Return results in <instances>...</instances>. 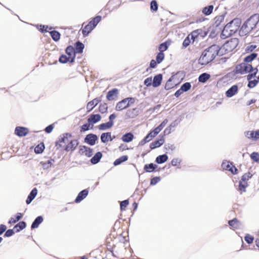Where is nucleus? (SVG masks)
Listing matches in <instances>:
<instances>
[{
  "label": "nucleus",
  "mask_w": 259,
  "mask_h": 259,
  "mask_svg": "<svg viewBox=\"0 0 259 259\" xmlns=\"http://www.w3.org/2000/svg\"><path fill=\"white\" fill-rule=\"evenodd\" d=\"M101 140L103 143H106L108 141H112L113 138H111V133H104L101 136Z\"/></svg>",
  "instance_id": "6ab92c4d"
},
{
  "label": "nucleus",
  "mask_w": 259,
  "mask_h": 259,
  "mask_svg": "<svg viewBox=\"0 0 259 259\" xmlns=\"http://www.w3.org/2000/svg\"><path fill=\"white\" fill-rule=\"evenodd\" d=\"M14 232L13 230L9 229L6 232L4 236L5 237H11L14 234Z\"/></svg>",
  "instance_id": "e2e57ef3"
},
{
  "label": "nucleus",
  "mask_w": 259,
  "mask_h": 259,
  "mask_svg": "<svg viewBox=\"0 0 259 259\" xmlns=\"http://www.w3.org/2000/svg\"><path fill=\"white\" fill-rule=\"evenodd\" d=\"M43 218L41 216L37 217L32 223L31 228L32 229L37 228L38 226L42 222Z\"/></svg>",
  "instance_id": "b1692460"
},
{
  "label": "nucleus",
  "mask_w": 259,
  "mask_h": 259,
  "mask_svg": "<svg viewBox=\"0 0 259 259\" xmlns=\"http://www.w3.org/2000/svg\"><path fill=\"white\" fill-rule=\"evenodd\" d=\"M127 159H128V157L126 155L122 156L119 157V158L116 159L114 161L113 164L115 166L119 165L122 162L126 161L127 160Z\"/></svg>",
  "instance_id": "2f4dec72"
},
{
  "label": "nucleus",
  "mask_w": 259,
  "mask_h": 259,
  "mask_svg": "<svg viewBox=\"0 0 259 259\" xmlns=\"http://www.w3.org/2000/svg\"><path fill=\"white\" fill-rule=\"evenodd\" d=\"M213 6H208V7H205L203 9V11H202V12L206 15H208L209 14H210L212 11V10H213Z\"/></svg>",
  "instance_id": "79ce46f5"
},
{
  "label": "nucleus",
  "mask_w": 259,
  "mask_h": 259,
  "mask_svg": "<svg viewBox=\"0 0 259 259\" xmlns=\"http://www.w3.org/2000/svg\"><path fill=\"white\" fill-rule=\"evenodd\" d=\"M134 137L132 133H127L122 136L121 139L124 142L129 143L133 140Z\"/></svg>",
  "instance_id": "5701e85b"
},
{
  "label": "nucleus",
  "mask_w": 259,
  "mask_h": 259,
  "mask_svg": "<svg viewBox=\"0 0 259 259\" xmlns=\"http://www.w3.org/2000/svg\"><path fill=\"white\" fill-rule=\"evenodd\" d=\"M151 9L153 11H157L158 8L157 4L156 1H152L151 3Z\"/></svg>",
  "instance_id": "052dcab7"
},
{
  "label": "nucleus",
  "mask_w": 259,
  "mask_h": 259,
  "mask_svg": "<svg viewBox=\"0 0 259 259\" xmlns=\"http://www.w3.org/2000/svg\"><path fill=\"white\" fill-rule=\"evenodd\" d=\"M101 117L99 114H92L88 118V121L90 124H94L101 120Z\"/></svg>",
  "instance_id": "f3484780"
},
{
  "label": "nucleus",
  "mask_w": 259,
  "mask_h": 259,
  "mask_svg": "<svg viewBox=\"0 0 259 259\" xmlns=\"http://www.w3.org/2000/svg\"><path fill=\"white\" fill-rule=\"evenodd\" d=\"M181 160L179 158H174L171 161V165L172 166H176L178 164H180Z\"/></svg>",
  "instance_id": "680f3d73"
},
{
  "label": "nucleus",
  "mask_w": 259,
  "mask_h": 259,
  "mask_svg": "<svg viewBox=\"0 0 259 259\" xmlns=\"http://www.w3.org/2000/svg\"><path fill=\"white\" fill-rule=\"evenodd\" d=\"M248 80H249L248 87L250 88L254 87L256 85L257 83L258 82L257 80H256V79L252 80L251 79H248Z\"/></svg>",
  "instance_id": "5fc2aeb1"
},
{
  "label": "nucleus",
  "mask_w": 259,
  "mask_h": 259,
  "mask_svg": "<svg viewBox=\"0 0 259 259\" xmlns=\"http://www.w3.org/2000/svg\"><path fill=\"white\" fill-rule=\"evenodd\" d=\"M252 177V175L250 173L245 174L241 178V182H243V183H246L247 181L248 180L249 178H251Z\"/></svg>",
  "instance_id": "de8ad7c7"
},
{
  "label": "nucleus",
  "mask_w": 259,
  "mask_h": 259,
  "mask_svg": "<svg viewBox=\"0 0 259 259\" xmlns=\"http://www.w3.org/2000/svg\"><path fill=\"white\" fill-rule=\"evenodd\" d=\"M245 136L248 139H251L253 140H257L259 139V130L255 132L247 131L245 133Z\"/></svg>",
  "instance_id": "9b49d317"
},
{
  "label": "nucleus",
  "mask_w": 259,
  "mask_h": 259,
  "mask_svg": "<svg viewBox=\"0 0 259 259\" xmlns=\"http://www.w3.org/2000/svg\"><path fill=\"white\" fill-rule=\"evenodd\" d=\"M181 120H182L181 117H179V118L176 119L174 121L170 123V125L169 126V127L171 129L172 128L175 127L180 123Z\"/></svg>",
  "instance_id": "a18cd8bd"
},
{
  "label": "nucleus",
  "mask_w": 259,
  "mask_h": 259,
  "mask_svg": "<svg viewBox=\"0 0 259 259\" xmlns=\"http://www.w3.org/2000/svg\"><path fill=\"white\" fill-rule=\"evenodd\" d=\"M190 35H189L184 40L183 43V46L184 48H186L188 47L190 43Z\"/></svg>",
  "instance_id": "13d9d810"
},
{
  "label": "nucleus",
  "mask_w": 259,
  "mask_h": 259,
  "mask_svg": "<svg viewBox=\"0 0 259 259\" xmlns=\"http://www.w3.org/2000/svg\"><path fill=\"white\" fill-rule=\"evenodd\" d=\"M71 58L67 57L65 55H62L59 58V61L62 63H65L68 61H70Z\"/></svg>",
  "instance_id": "09e8293b"
},
{
  "label": "nucleus",
  "mask_w": 259,
  "mask_h": 259,
  "mask_svg": "<svg viewBox=\"0 0 259 259\" xmlns=\"http://www.w3.org/2000/svg\"><path fill=\"white\" fill-rule=\"evenodd\" d=\"M209 74L206 73H203L199 76L198 79L200 82H205L207 80H208L209 78Z\"/></svg>",
  "instance_id": "c9c22d12"
},
{
  "label": "nucleus",
  "mask_w": 259,
  "mask_h": 259,
  "mask_svg": "<svg viewBox=\"0 0 259 259\" xmlns=\"http://www.w3.org/2000/svg\"><path fill=\"white\" fill-rule=\"evenodd\" d=\"M88 193L89 191L88 190H83L78 193L77 196L76 197L75 200V202L76 203H79L87 196Z\"/></svg>",
  "instance_id": "ddd939ff"
},
{
  "label": "nucleus",
  "mask_w": 259,
  "mask_h": 259,
  "mask_svg": "<svg viewBox=\"0 0 259 259\" xmlns=\"http://www.w3.org/2000/svg\"><path fill=\"white\" fill-rule=\"evenodd\" d=\"M244 239L247 243L250 244L252 243L254 238L252 236L247 234L245 235Z\"/></svg>",
  "instance_id": "603ef678"
},
{
  "label": "nucleus",
  "mask_w": 259,
  "mask_h": 259,
  "mask_svg": "<svg viewBox=\"0 0 259 259\" xmlns=\"http://www.w3.org/2000/svg\"><path fill=\"white\" fill-rule=\"evenodd\" d=\"M240 26V21L238 19H234L227 24L224 27L223 33L225 31H230V34L235 33Z\"/></svg>",
  "instance_id": "f03ea898"
},
{
  "label": "nucleus",
  "mask_w": 259,
  "mask_h": 259,
  "mask_svg": "<svg viewBox=\"0 0 259 259\" xmlns=\"http://www.w3.org/2000/svg\"><path fill=\"white\" fill-rule=\"evenodd\" d=\"M238 44V39L232 38L223 45V49L227 52H230L237 47Z\"/></svg>",
  "instance_id": "39448f33"
},
{
  "label": "nucleus",
  "mask_w": 259,
  "mask_h": 259,
  "mask_svg": "<svg viewBox=\"0 0 259 259\" xmlns=\"http://www.w3.org/2000/svg\"><path fill=\"white\" fill-rule=\"evenodd\" d=\"M37 194V190L36 188H33L32 191L30 192V194L27 197V198L26 200V203L27 204H30L32 201L34 199L35 196Z\"/></svg>",
  "instance_id": "2eb2a0df"
},
{
  "label": "nucleus",
  "mask_w": 259,
  "mask_h": 259,
  "mask_svg": "<svg viewBox=\"0 0 259 259\" xmlns=\"http://www.w3.org/2000/svg\"><path fill=\"white\" fill-rule=\"evenodd\" d=\"M134 99V98H124L121 101L119 102L117 104L116 109L118 111H120L126 108L129 105V99L132 101Z\"/></svg>",
  "instance_id": "0eeeda50"
},
{
  "label": "nucleus",
  "mask_w": 259,
  "mask_h": 259,
  "mask_svg": "<svg viewBox=\"0 0 259 259\" xmlns=\"http://www.w3.org/2000/svg\"><path fill=\"white\" fill-rule=\"evenodd\" d=\"M164 142V139L163 137H161L158 140H156L150 144V147L151 149H155L156 148L159 147Z\"/></svg>",
  "instance_id": "dca6fc26"
},
{
  "label": "nucleus",
  "mask_w": 259,
  "mask_h": 259,
  "mask_svg": "<svg viewBox=\"0 0 259 259\" xmlns=\"http://www.w3.org/2000/svg\"><path fill=\"white\" fill-rule=\"evenodd\" d=\"M102 153L100 152H98L91 158V162L92 164H97V163H98L100 161V160L101 158H102Z\"/></svg>",
  "instance_id": "aec40b11"
},
{
  "label": "nucleus",
  "mask_w": 259,
  "mask_h": 259,
  "mask_svg": "<svg viewBox=\"0 0 259 259\" xmlns=\"http://www.w3.org/2000/svg\"><path fill=\"white\" fill-rule=\"evenodd\" d=\"M162 79V75L159 74L156 75L153 80L152 85L154 87H158L161 82Z\"/></svg>",
  "instance_id": "412c9836"
},
{
  "label": "nucleus",
  "mask_w": 259,
  "mask_h": 259,
  "mask_svg": "<svg viewBox=\"0 0 259 259\" xmlns=\"http://www.w3.org/2000/svg\"><path fill=\"white\" fill-rule=\"evenodd\" d=\"M66 53L69 56V57L71 58L70 62H73L75 59V50L72 46H68L66 49Z\"/></svg>",
  "instance_id": "4468645a"
},
{
  "label": "nucleus",
  "mask_w": 259,
  "mask_h": 259,
  "mask_svg": "<svg viewBox=\"0 0 259 259\" xmlns=\"http://www.w3.org/2000/svg\"><path fill=\"white\" fill-rule=\"evenodd\" d=\"M202 30L201 29H197L192 32V33L189 34L191 38L193 39V41L195 40V39L197 38L198 35L201 33Z\"/></svg>",
  "instance_id": "c756f323"
},
{
  "label": "nucleus",
  "mask_w": 259,
  "mask_h": 259,
  "mask_svg": "<svg viewBox=\"0 0 259 259\" xmlns=\"http://www.w3.org/2000/svg\"><path fill=\"white\" fill-rule=\"evenodd\" d=\"M79 152L89 157L92 156L93 154L92 149L85 146H82L79 149Z\"/></svg>",
  "instance_id": "9d476101"
},
{
  "label": "nucleus",
  "mask_w": 259,
  "mask_h": 259,
  "mask_svg": "<svg viewBox=\"0 0 259 259\" xmlns=\"http://www.w3.org/2000/svg\"><path fill=\"white\" fill-rule=\"evenodd\" d=\"M118 94V90L116 89H114L110 91L106 96V97H116Z\"/></svg>",
  "instance_id": "ea45409f"
},
{
  "label": "nucleus",
  "mask_w": 259,
  "mask_h": 259,
  "mask_svg": "<svg viewBox=\"0 0 259 259\" xmlns=\"http://www.w3.org/2000/svg\"><path fill=\"white\" fill-rule=\"evenodd\" d=\"M53 130V125L51 124L48 126L47 127H46L45 131L47 133H50L52 132Z\"/></svg>",
  "instance_id": "774afa93"
},
{
  "label": "nucleus",
  "mask_w": 259,
  "mask_h": 259,
  "mask_svg": "<svg viewBox=\"0 0 259 259\" xmlns=\"http://www.w3.org/2000/svg\"><path fill=\"white\" fill-rule=\"evenodd\" d=\"M238 87L236 85H233L226 92L227 97H231L236 95L238 91Z\"/></svg>",
  "instance_id": "a211bd4d"
},
{
  "label": "nucleus",
  "mask_w": 259,
  "mask_h": 259,
  "mask_svg": "<svg viewBox=\"0 0 259 259\" xmlns=\"http://www.w3.org/2000/svg\"><path fill=\"white\" fill-rule=\"evenodd\" d=\"M26 223L23 222H20L17 224L14 227V229H17L16 232H19L20 230L24 229L26 227Z\"/></svg>",
  "instance_id": "72a5a7b5"
},
{
  "label": "nucleus",
  "mask_w": 259,
  "mask_h": 259,
  "mask_svg": "<svg viewBox=\"0 0 259 259\" xmlns=\"http://www.w3.org/2000/svg\"><path fill=\"white\" fill-rule=\"evenodd\" d=\"M50 34H51V35L52 38L55 41H57L60 39V33L58 31H53L50 32Z\"/></svg>",
  "instance_id": "a19ab883"
},
{
  "label": "nucleus",
  "mask_w": 259,
  "mask_h": 259,
  "mask_svg": "<svg viewBox=\"0 0 259 259\" xmlns=\"http://www.w3.org/2000/svg\"><path fill=\"white\" fill-rule=\"evenodd\" d=\"M247 183H243V182L240 181L239 182V189L240 191L243 192H245V189L247 187Z\"/></svg>",
  "instance_id": "3c124183"
},
{
  "label": "nucleus",
  "mask_w": 259,
  "mask_h": 259,
  "mask_svg": "<svg viewBox=\"0 0 259 259\" xmlns=\"http://www.w3.org/2000/svg\"><path fill=\"white\" fill-rule=\"evenodd\" d=\"M223 169L229 170L233 174H236L238 169L232 165L231 163L227 161H224L222 164Z\"/></svg>",
  "instance_id": "423d86ee"
},
{
  "label": "nucleus",
  "mask_w": 259,
  "mask_h": 259,
  "mask_svg": "<svg viewBox=\"0 0 259 259\" xmlns=\"http://www.w3.org/2000/svg\"><path fill=\"white\" fill-rule=\"evenodd\" d=\"M129 202L128 200H125L120 202V209L121 210H123L124 209V208H125L128 204Z\"/></svg>",
  "instance_id": "bf43d9fd"
},
{
  "label": "nucleus",
  "mask_w": 259,
  "mask_h": 259,
  "mask_svg": "<svg viewBox=\"0 0 259 259\" xmlns=\"http://www.w3.org/2000/svg\"><path fill=\"white\" fill-rule=\"evenodd\" d=\"M168 48V46L166 42H164L161 44L159 47V50L160 52L163 53L164 51H166Z\"/></svg>",
  "instance_id": "864d4df0"
},
{
  "label": "nucleus",
  "mask_w": 259,
  "mask_h": 259,
  "mask_svg": "<svg viewBox=\"0 0 259 259\" xmlns=\"http://www.w3.org/2000/svg\"><path fill=\"white\" fill-rule=\"evenodd\" d=\"M191 87V84L189 82H186L181 86L180 89L182 92H187L190 89Z\"/></svg>",
  "instance_id": "37998d69"
},
{
  "label": "nucleus",
  "mask_w": 259,
  "mask_h": 259,
  "mask_svg": "<svg viewBox=\"0 0 259 259\" xmlns=\"http://www.w3.org/2000/svg\"><path fill=\"white\" fill-rule=\"evenodd\" d=\"M258 70L256 68H253L252 67V69L250 70L249 74L247 75V79H251L253 77H254L256 74Z\"/></svg>",
  "instance_id": "58836bf2"
},
{
  "label": "nucleus",
  "mask_w": 259,
  "mask_h": 259,
  "mask_svg": "<svg viewBox=\"0 0 259 259\" xmlns=\"http://www.w3.org/2000/svg\"><path fill=\"white\" fill-rule=\"evenodd\" d=\"M251 158L255 162H259V154L257 152H253L250 155Z\"/></svg>",
  "instance_id": "8fccbe9b"
},
{
  "label": "nucleus",
  "mask_w": 259,
  "mask_h": 259,
  "mask_svg": "<svg viewBox=\"0 0 259 259\" xmlns=\"http://www.w3.org/2000/svg\"><path fill=\"white\" fill-rule=\"evenodd\" d=\"M78 144V141L76 140H71L66 145L65 149L67 151H73L75 149Z\"/></svg>",
  "instance_id": "f8f14e48"
},
{
  "label": "nucleus",
  "mask_w": 259,
  "mask_h": 259,
  "mask_svg": "<svg viewBox=\"0 0 259 259\" xmlns=\"http://www.w3.org/2000/svg\"><path fill=\"white\" fill-rule=\"evenodd\" d=\"M251 69L252 65L244 61L236 67V73L242 74L249 73Z\"/></svg>",
  "instance_id": "20e7f679"
},
{
  "label": "nucleus",
  "mask_w": 259,
  "mask_h": 259,
  "mask_svg": "<svg viewBox=\"0 0 259 259\" xmlns=\"http://www.w3.org/2000/svg\"><path fill=\"white\" fill-rule=\"evenodd\" d=\"M164 55L163 53L159 52L156 57V62L157 63L159 64L160 63L162 60L164 59Z\"/></svg>",
  "instance_id": "49530a36"
},
{
  "label": "nucleus",
  "mask_w": 259,
  "mask_h": 259,
  "mask_svg": "<svg viewBox=\"0 0 259 259\" xmlns=\"http://www.w3.org/2000/svg\"><path fill=\"white\" fill-rule=\"evenodd\" d=\"M97 98H95L92 101L89 102L87 106V108L89 111L92 110L99 103Z\"/></svg>",
  "instance_id": "393cba45"
},
{
  "label": "nucleus",
  "mask_w": 259,
  "mask_h": 259,
  "mask_svg": "<svg viewBox=\"0 0 259 259\" xmlns=\"http://www.w3.org/2000/svg\"><path fill=\"white\" fill-rule=\"evenodd\" d=\"M168 156L166 154L159 155L156 158L155 161L158 164H161L167 161Z\"/></svg>",
  "instance_id": "cd10ccee"
},
{
  "label": "nucleus",
  "mask_w": 259,
  "mask_h": 259,
  "mask_svg": "<svg viewBox=\"0 0 259 259\" xmlns=\"http://www.w3.org/2000/svg\"><path fill=\"white\" fill-rule=\"evenodd\" d=\"M44 148L45 147L44 145H41V146L38 145L35 148L34 151L36 153H40L44 151Z\"/></svg>",
  "instance_id": "4d7b16f0"
},
{
  "label": "nucleus",
  "mask_w": 259,
  "mask_h": 259,
  "mask_svg": "<svg viewBox=\"0 0 259 259\" xmlns=\"http://www.w3.org/2000/svg\"><path fill=\"white\" fill-rule=\"evenodd\" d=\"M52 162L50 160L43 163V167L44 169H47L51 167Z\"/></svg>",
  "instance_id": "338daca9"
},
{
  "label": "nucleus",
  "mask_w": 259,
  "mask_h": 259,
  "mask_svg": "<svg viewBox=\"0 0 259 259\" xmlns=\"http://www.w3.org/2000/svg\"><path fill=\"white\" fill-rule=\"evenodd\" d=\"M71 137V135L70 134H65L63 135V137L60 140V142L64 144L68 143L70 141L69 138Z\"/></svg>",
  "instance_id": "473e14b6"
},
{
  "label": "nucleus",
  "mask_w": 259,
  "mask_h": 259,
  "mask_svg": "<svg viewBox=\"0 0 259 259\" xmlns=\"http://www.w3.org/2000/svg\"><path fill=\"white\" fill-rule=\"evenodd\" d=\"M94 28L92 27V25L89 23L82 29V34H83L84 36H87Z\"/></svg>",
  "instance_id": "c85d7f7f"
},
{
  "label": "nucleus",
  "mask_w": 259,
  "mask_h": 259,
  "mask_svg": "<svg viewBox=\"0 0 259 259\" xmlns=\"http://www.w3.org/2000/svg\"><path fill=\"white\" fill-rule=\"evenodd\" d=\"M228 223L234 229L239 228L241 226L240 223L236 219L229 221Z\"/></svg>",
  "instance_id": "a878e982"
},
{
  "label": "nucleus",
  "mask_w": 259,
  "mask_h": 259,
  "mask_svg": "<svg viewBox=\"0 0 259 259\" xmlns=\"http://www.w3.org/2000/svg\"><path fill=\"white\" fill-rule=\"evenodd\" d=\"M164 148L166 150H169L172 151L175 149V147L173 145L170 144H167L165 145Z\"/></svg>",
  "instance_id": "69168bd1"
},
{
  "label": "nucleus",
  "mask_w": 259,
  "mask_h": 259,
  "mask_svg": "<svg viewBox=\"0 0 259 259\" xmlns=\"http://www.w3.org/2000/svg\"><path fill=\"white\" fill-rule=\"evenodd\" d=\"M259 21V15L255 14L251 16L243 24V28L246 27H248V30H252L254 29L257 23Z\"/></svg>",
  "instance_id": "7ed1b4c3"
},
{
  "label": "nucleus",
  "mask_w": 259,
  "mask_h": 259,
  "mask_svg": "<svg viewBox=\"0 0 259 259\" xmlns=\"http://www.w3.org/2000/svg\"><path fill=\"white\" fill-rule=\"evenodd\" d=\"M84 48V45L82 43L79 41L77 42L75 44V53H81L82 52Z\"/></svg>",
  "instance_id": "7c9ffc66"
},
{
  "label": "nucleus",
  "mask_w": 259,
  "mask_h": 259,
  "mask_svg": "<svg viewBox=\"0 0 259 259\" xmlns=\"http://www.w3.org/2000/svg\"><path fill=\"white\" fill-rule=\"evenodd\" d=\"M22 218V214L21 213H18L16 216V220L14 218H11L9 221L10 224H15L17 222L19 221Z\"/></svg>",
  "instance_id": "c03bdc74"
},
{
  "label": "nucleus",
  "mask_w": 259,
  "mask_h": 259,
  "mask_svg": "<svg viewBox=\"0 0 259 259\" xmlns=\"http://www.w3.org/2000/svg\"><path fill=\"white\" fill-rule=\"evenodd\" d=\"M27 128L22 126H17L15 130V134L19 137H23L28 133Z\"/></svg>",
  "instance_id": "1a4fd4ad"
},
{
  "label": "nucleus",
  "mask_w": 259,
  "mask_h": 259,
  "mask_svg": "<svg viewBox=\"0 0 259 259\" xmlns=\"http://www.w3.org/2000/svg\"><path fill=\"white\" fill-rule=\"evenodd\" d=\"M220 48L219 46L213 45L205 49L202 53L199 59V63L201 65H206L218 55Z\"/></svg>",
  "instance_id": "f257e3e1"
},
{
  "label": "nucleus",
  "mask_w": 259,
  "mask_h": 259,
  "mask_svg": "<svg viewBox=\"0 0 259 259\" xmlns=\"http://www.w3.org/2000/svg\"><path fill=\"white\" fill-rule=\"evenodd\" d=\"M97 140L98 137L97 135L90 134L86 136L84 142L91 146H93L95 144Z\"/></svg>",
  "instance_id": "6e6552de"
},
{
  "label": "nucleus",
  "mask_w": 259,
  "mask_h": 259,
  "mask_svg": "<svg viewBox=\"0 0 259 259\" xmlns=\"http://www.w3.org/2000/svg\"><path fill=\"white\" fill-rule=\"evenodd\" d=\"M152 79L151 77L146 78L144 81V84L146 86H150L152 83Z\"/></svg>",
  "instance_id": "0e129e2a"
},
{
  "label": "nucleus",
  "mask_w": 259,
  "mask_h": 259,
  "mask_svg": "<svg viewBox=\"0 0 259 259\" xmlns=\"http://www.w3.org/2000/svg\"><path fill=\"white\" fill-rule=\"evenodd\" d=\"M157 167V165L153 163H150L145 165L144 168L146 172H150L153 171Z\"/></svg>",
  "instance_id": "bb28decb"
},
{
  "label": "nucleus",
  "mask_w": 259,
  "mask_h": 259,
  "mask_svg": "<svg viewBox=\"0 0 259 259\" xmlns=\"http://www.w3.org/2000/svg\"><path fill=\"white\" fill-rule=\"evenodd\" d=\"M257 57V54L256 53H252L250 55L247 56L244 58V61L248 63L249 62H251L253 59H254Z\"/></svg>",
  "instance_id": "f704fd0d"
},
{
  "label": "nucleus",
  "mask_w": 259,
  "mask_h": 259,
  "mask_svg": "<svg viewBox=\"0 0 259 259\" xmlns=\"http://www.w3.org/2000/svg\"><path fill=\"white\" fill-rule=\"evenodd\" d=\"M101 20V16H97L96 17L94 18L90 22L89 24L92 25V27L95 28L96 26L98 24V23Z\"/></svg>",
  "instance_id": "e433bc0d"
},
{
  "label": "nucleus",
  "mask_w": 259,
  "mask_h": 259,
  "mask_svg": "<svg viewBox=\"0 0 259 259\" xmlns=\"http://www.w3.org/2000/svg\"><path fill=\"white\" fill-rule=\"evenodd\" d=\"M114 122L108 121L106 123H103L99 125V129L101 131L106 130L112 127Z\"/></svg>",
  "instance_id": "4be33fe9"
},
{
  "label": "nucleus",
  "mask_w": 259,
  "mask_h": 259,
  "mask_svg": "<svg viewBox=\"0 0 259 259\" xmlns=\"http://www.w3.org/2000/svg\"><path fill=\"white\" fill-rule=\"evenodd\" d=\"M160 181V178L159 177H154L151 179L150 185H155Z\"/></svg>",
  "instance_id": "6e6d98bb"
},
{
  "label": "nucleus",
  "mask_w": 259,
  "mask_h": 259,
  "mask_svg": "<svg viewBox=\"0 0 259 259\" xmlns=\"http://www.w3.org/2000/svg\"><path fill=\"white\" fill-rule=\"evenodd\" d=\"M251 30H248V27L243 28V25L239 30V34L240 36H244L249 33Z\"/></svg>",
  "instance_id": "4c0bfd02"
}]
</instances>
